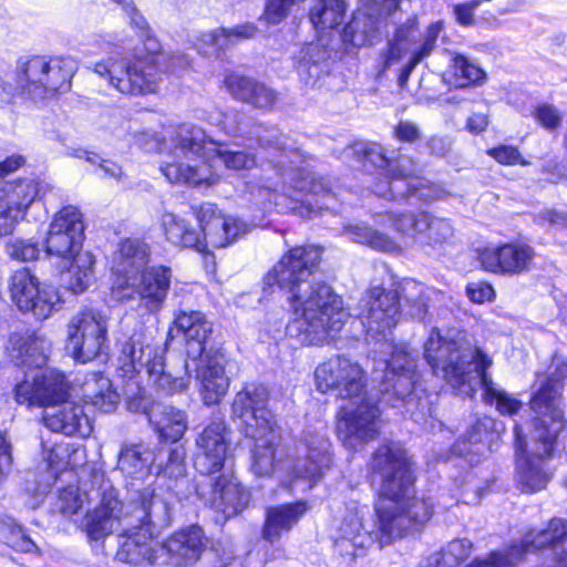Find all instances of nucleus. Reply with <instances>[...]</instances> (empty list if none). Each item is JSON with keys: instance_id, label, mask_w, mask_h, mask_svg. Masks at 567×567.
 Listing matches in <instances>:
<instances>
[{"instance_id": "obj_1", "label": "nucleus", "mask_w": 567, "mask_h": 567, "mask_svg": "<svg viewBox=\"0 0 567 567\" xmlns=\"http://www.w3.org/2000/svg\"><path fill=\"white\" fill-rule=\"evenodd\" d=\"M431 297L423 284L404 278L392 289L374 286L358 302L360 323L371 350V383L365 372L346 355H337L315 370L317 390L348 401L337 413V433L349 451H358L379 435L378 422L386 408L419 423L429 411L422 385L419 351L406 342H395L392 330L402 316L431 322Z\"/></svg>"}, {"instance_id": "obj_2", "label": "nucleus", "mask_w": 567, "mask_h": 567, "mask_svg": "<svg viewBox=\"0 0 567 567\" xmlns=\"http://www.w3.org/2000/svg\"><path fill=\"white\" fill-rule=\"evenodd\" d=\"M368 476L380 504L374 506L377 535L382 546L422 528L433 515L431 498L416 495L417 466L398 442L381 444L370 456Z\"/></svg>"}, {"instance_id": "obj_3", "label": "nucleus", "mask_w": 567, "mask_h": 567, "mask_svg": "<svg viewBox=\"0 0 567 567\" xmlns=\"http://www.w3.org/2000/svg\"><path fill=\"white\" fill-rule=\"evenodd\" d=\"M141 506L128 522L116 558L131 565L164 564L167 559L176 566L196 563L209 544L204 528L195 523L182 527L163 544L156 540L161 530L172 523V506L155 489H145L140 496Z\"/></svg>"}, {"instance_id": "obj_4", "label": "nucleus", "mask_w": 567, "mask_h": 567, "mask_svg": "<svg viewBox=\"0 0 567 567\" xmlns=\"http://www.w3.org/2000/svg\"><path fill=\"white\" fill-rule=\"evenodd\" d=\"M323 247L302 245L288 249L264 276L261 299H270L276 291L287 295L290 308L316 316L333 332H339L349 313L343 298L323 281H309L321 262Z\"/></svg>"}, {"instance_id": "obj_5", "label": "nucleus", "mask_w": 567, "mask_h": 567, "mask_svg": "<svg viewBox=\"0 0 567 567\" xmlns=\"http://www.w3.org/2000/svg\"><path fill=\"white\" fill-rule=\"evenodd\" d=\"M177 338L185 351L183 372L189 375V381L194 380L204 405H218L231 383V359L214 322L199 310L178 309L166 333V347Z\"/></svg>"}, {"instance_id": "obj_6", "label": "nucleus", "mask_w": 567, "mask_h": 567, "mask_svg": "<svg viewBox=\"0 0 567 567\" xmlns=\"http://www.w3.org/2000/svg\"><path fill=\"white\" fill-rule=\"evenodd\" d=\"M85 225L81 212L65 206L55 214L50 224L44 244L34 238H10L6 252L16 260L31 261L43 251L49 259L56 258L61 286L72 295L85 292L96 280V257L83 250Z\"/></svg>"}, {"instance_id": "obj_7", "label": "nucleus", "mask_w": 567, "mask_h": 567, "mask_svg": "<svg viewBox=\"0 0 567 567\" xmlns=\"http://www.w3.org/2000/svg\"><path fill=\"white\" fill-rule=\"evenodd\" d=\"M125 1V7L122 9L130 19L131 27L137 30L142 47H135L133 59L109 56L96 62L94 72L106 79L110 85L123 94L144 95L154 92L156 87L155 60L162 45L134 1Z\"/></svg>"}, {"instance_id": "obj_8", "label": "nucleus", "mask_w": 567, "mask_h": 567, "mask_svg": "<svg viewBox=\"0 0 567 567\" xmlns=\"http://www.w3.org/2000/svg\"><path fill=\"white\" fill-rule=\"evenodd\" d=\"M309 19L318 33L317 43L308 45L296 69L305 85L319 90L330 89L333 63L361 47H346L339 39L347 4L344 0H316Z\"/></svg>"}, {"instance_id": "obj_9", "label": "nucleus", "mask_w": 567, "mask_h": 567, "mask_svg": "<svg viewBox=\"0 0 567 567\" xmlns=\"http://www.w3.org/2000/svg\"><path fill=\"white\" fill-rule=\"evenodd\" d=\"M190 218L166 213L162 226L166 239L175 246L202 254L205 260L214 259L212 248H225L248 231V225L238 217L225 216L217 205L205 203L192 206Z\"/></svg>"}, {"instance_id": "obj_10", "label": "nucleus", "mask_w": 567, "mask_h": 567, "mask_svg": "<svg viewBox=\"0 0 567 567\" xmlns=\"http://www.w3.org/2000/svg\"><path fill=\"white\" fill-rule=\"evenodd\" d=\"M423 348V358L426 363L435 374L441 371L457 394L467 396L475 394L473 373L481 378L482 388L491 379L486 373L493 361L483 349L464 347L460 341L444 337L436 327L431 329Z\"/></svg>"}, {"instance_id": "obj_11", "label": "nucleus", "mask_w": 567, "mask_h": 567, "mask_svg": "<svg viewBox=\"0 0 567 567\" xmlns=\"http://www.w3.org/2000/svg\"><path fill=\"white\" fill-rule=\"evenodd\" d=\"M350 150L367 173L381 175L374 184L378 197L406 205L430 203L440 197L441 192L436 185L396 173V158L389 156L382 145L355 142Z\"/></svg>"}, {"instance_id": "obj_12", "label": "nucleus", "mask_w": 567, "mask_h": 567, "mask_svg": "<svg viewBox=\"0 0 567 567\" xmlns=\"http://www.w3.org/2000/svg\"><path fill=\"white\" fill-rule=\"evenodd\" d=\"M544 550L549 551L545 567H567V519L554 517L545 528H529L508 545L506 553L493 550L485 557H475L467 567H517L528 554Z\"/></svg>"}, {"instance_id": "obj_13", "label": "nucleus", "mask_w": 567, "mask_h": 567, "mask_svg": "<svg viewBox=\"0 0 567 567\" xmlns=\"http://www.w3.org/2000/svg\"><path fill=\"white\" fill-rule=\"evenodd\" d=\"M183 445L152 447L144 442H123L117 453L116 467L127 485H151L163 476H179Z\"/></svg>"}, {"instance_id": "obj_14", "label": "nucleus", "mask_w": 567, "mask_h": 567, "mask_svg": "<svg viewBox=\"0 0 567 567\" xmlns=\"http://www.w3.org/2000/svg\"><path fill=\"white\" fill-rule=\"evenodd\" d=\"M566 439L567 430L561 423L534 416L532 440L536 444V454L515 462V481L522 493L535 494L547 487L554 476L547 461L554 457L559 445L565 449Z\"/></svg>"}, {"instance_id": "obj_15", "label": "nucleus", "mask_w": 567, "mask_h": 567, "mask_svg": "<svg viewBox=\"0 0 567 567\" xmlns=\"http://www.w3.org/2000/svg\"><path fill=\"white\" fill-rule=\"evenodd\" d=\"M176 148L194 164H171L163 172L169 181L190 186H212L219 175L214 169L215 156L210 157L215 140L196 125L182 126L176 134Z\"/></svg>"}, {"instance_id": "obj_16", "label": "nucleus", "mask_w": 567, "mask_h": 567, "mask_svg": "<svg viewBox=\"0 0 567 567\" xmlns=\"http://www.w3.org/2000/svg\"><path fill=\"white\" fill-rule=\"evenodd\" d=\"M66 353L76 363L100 361L105 363L110 354L107 317L95 308H84L68 323Z\"/></svg>"}, {"instance_id": "obj_17", "label": "nucleus", "mask_w": 567, "mask_h": 567, "mask_svg": "<svg viewBox=\"0 0 567 567\" xmlns=\"http://www.w3.org/2000/svg\"><path fill=\"white\" fill-rule=\"evenodd\" d=\"M20 79L27 85V99L42 102L49 95L65 93L71 89V80L76 72V62L70 56L34 55L20 58Z\"/></svg>"}, {"instance_id": "obj_18", "label": "nucleus", "mask_w": 567, "mask_h": 567, "mask_svg": "<svg viewBox=\"0 0 567 567\" xmlns=\"http://www.w3.org/2000/svg\"><path fill=\"white\" fill-rule=\"evenodd\" d=\"M231 419L245 437H260L277 426L270 408V389L260 382L245 383L231 403Z\"/></svg>"}, {"instance_id": "obj_19", "label": "nucleus", "mask_w": 567, "mask_h": 567, "mask_svg": "<svg viewBox=\"0 0 567 567\" xmlns=\"http://www.w3.org/2000/svg\"><path fill=\"white\" fill-rule=\"evenodd\" d=\"M9 291L21 312L43 321L64 303L63 295L53 285L41 282L29 267H22L10 277Z\"/></svg>"}, {"instance_id": "obj_20", "label": "nucleus", "mask_w": 567, "mask_h": 567, "mask_svg": "<svg viewBox=\"0 0 567 567\" xmlns=\"http://www.w3.org/2000/svg\"><path fill=\"white\" fill-rule=\"evenodd\" d=\"M231 430L225 421H212L197 434L194 468L204 477L227 472L231 461Z\"/></svg>"}, {"instance_id": "obj_21", "label": "nucleus", "mask_w": 567, "mask_h": 567, "mask_svg": "<svg viewBox=\"0 0 567 567\" xmlns=\"http://www.w3.org/2000/svg\"><path fill=\"white\" fill-rule=\"evenodd\" d=\"M364 12H354L342 25L339 39L346 47H370L381 40V23L401 10L402 0H361Z\"/></svg>"}, {"instance_id": "obj_22", "label": "nucleus", "mask_w": 567, "mask_h": 567, "mask_svg": "<svg viewBox=\"0 0 567 567\" xmlns=\"http://www.w3.org/2000/svg\"><path fill=\"white\" fill-rule=\"evenodd\" d=\"M506 426L501 420L477 417L450 447L453 456L464 458L470 466H476L488 453L498 450Z\"/></svg>"}, {"instance_id": "obj_23", "label": "nucleus", "mask_w": 567, "mask_h": 567, "mask_svg": "<svg viewBox=\"0 0 567 567\" xmlns=\"http://www.w3.org/2000/svg\"><path fill=\"white\" fill-rule=\"evenodd\" d=\"M551 368L553 371L532 392L529 406L537 417L546 421L550 417L553 423L558 421L567 430V420L559 406L564 391V380L567 379V347L553 353Z\"/></svg>"}, {"instance_id": "obj_24", "label": "nucleus", "mask_w": 567, "mask_h": 567, "mask_svg": "<svg viewBox=\"0 0 567 567\" xmlns=\"http://www.w3.org/2000/svg\"><path fill=\"white\" fill-rule=\"evenodd\" d=\"M535 256V249L519 240L475 248V258L482 269L509 277L528 272Z\"/></svg>"}, {"instance_id": "obj_25", "label": "nucleus", "mask_w": 567, "mask_h": 567, "mask_svg": "<svg viewBox=\"0 0 567 567\" xmlns=\"http://www.w3.org/2000/svg\"><path fill=\"white\" fill-rule=\"evenodd\" d=\"M436 187L441 192L440 197L430 203L410 205L411 207H417L419 212L406 210L398 214L393 218V226L398 233L403 236L412 237L422 245L432 247L441 246L446 243L453 236L454 231L449 219L434 217L430 215L429 212L422 209L423 206H427L443 196V190L439 186Z\"/></svg>"}, {"instance_id": "obj_26", "label": "nucleus", "mask_w": 567, "mask_h": 567, "mask_svg": "<svg viewBox=\"0 0 567 567\" xmlns=\"http://www.w3.org/2000/svg\"><path fill=\"white\" fill-rule=\"evenodd\" d=\"M0 196V236L11 235L31 205L41 199L43 184L35 178L6 183Z\"/></svg>"}, {"instance_id": "obj_27", "label": "nucleus", "mask_w": 567, "mask_h": 567, "mask_svg": "<svg viewBox=\"0 0 567 567\" xmlns=\"http://www.w3.org/2000/svg\"><path fill=\"white\" fill-rule=\"evenodd\" d=\"M50 347L38 330L23 329L10 333L7 350L14 365L33 371L47 365Z\"/></svg>"}, {"instance_id": "obj_28", "label": "nucleus", "mask_w": 567, "mask_h": 567, "mask_svg": "<svg viewBox=\"0 0 567 567\" xmlns=\"http://www.w3.org/2000/svg\"><path fill=\"white\" fill-rule=\"evenodd\" d=\"M305 455L293 466V474L297 478L309 481L310 485L319 482L331 467L333 456L331 443L326 434L305 432L303 437Z\"/></svg>"}, {"instance_id": "obj_29", "label": "nucleus", "mask_w": 567, "mask_h": 567, "mask_svg": "<svg viewBox=\"0 0 567 567\" xmlns=\"http://www.w3.org/2000/svg\"><path fill=\"white\" fill-rule=\"evenodd\" d=\"M257 32V24L249 21L204 31L197 38L198 53L208 59L224 60L237 43L255 38Z\"/></svg>"}, {"instance_id": "obj_30", "label": "nucleus", "mask_w": 567, "mask_h": 567, "mask_svg": "<svg viewBox=\"0 0 567 567\" xmlns=\"http://www.w3.org/2000/svg\"><path fill=\"white\" fill-rule=\"evenodd\" d=\"M209 499L226 517L237 516L250 503V492L228 472L208 477Z\"/></svg>"}, {"instance_id": "obj_31", "label": "nucleus", "mask_w": 567, "mask_h": 567, "mask_svg": "<svg viewBox=\"0 0 567 567\" xmlns=\"http://www.w3.org/2000/svg\"><path fill=\"white\" fill-rule=\"evenodd\" d=\"M140 274L138 282L135 285V292L140 302L151 313L158 312L167 298L172 284V269L168 266H150Z\"/></svg>"}, {"instance_id": "obj_32", "label": "nucleus", "mask_w": 567, "mask_h": 567, "mask_svg": "<svg viewBox=\"0 0 567 567\" xmlns=\"http://www.w3.org/2000/svg\"><path fill=\"white\" fill-rule=\"evenodd\" d=\"M173 344L166 347V340L163 347L156 346L155 353L148 369L146 370L150 381L153 383L159 395L172 396L185 392L189 386V375L179 370L169 369L166 353L169 352Z\"/></svg>"}, {"instance_id": "obj_33", "label": "nucleus", "mask_w": 567, "mask_h": 567, "mask_svg": "<svg viewBox=\"0 0 567 567\" xmlns=\"http://www.w3.org/2000/svg\"><path fill=\"white\" fill-rule=\"evenodd\" d=\"M224 83L235 100L247 103L254 109L268 111L277 102V92L256 78L233 72L225 76Z\"/></svg>"}, {"instance_id": "obj_34", "label": "nucleus", "mask_w": 567, "mask_h": 567, "mask_svg": "<svg viewBox=\"0 0 567 567\" xmlns=\"http://www.w3.org/2000/svg\"><path fill=\"white\" fill-rule=\"evenodd\" d=\"M310 509L306 499L268 506L261 527V537L268 543L278 542L285 533L290 532Z\"/></svg>"}, {"instance_id": "obj_35", "label": "nucleus", "mask_w": 567, "mask_h": 567, "mask_svg": "<svg viewBox=\"0 0 567 567\" xmlns=\"http://www.w3.org/2000/svg\"><path fill=\"white\" fill-rule=\"evenodd\" d=\"M296 187L305 192V198L293 208L302 218H315L322 210L333 209L337 204L331 182L323 176L308 175Z\"/></svg>"}, {"instance_id": "obj_36", "label": "nucleus", "mask_w": 567, "mask_h": 567, "mask_svg": "<svg viewBox=\"0 0 567 567\" xmlns=\"http://www.w3.org/2000/svg\"><path fill=\"white\" fill-rule=\"evenodd\" d=\"M244 135H248V140L255 142L260 148H272L279 153L277 159H267L262 165L264 171H272L274 175L285 181L290 166L284 159L282 151L286 147V138L280 128L268 122H254L250 127L244 125Z\"/></svg>"}, {"instance_id": "obj_37", "label": "nucleus", "mask_w": 567, "mask_h": 567, "mask_svg": "<svg viewBox=\"0 0 567 567\" xmlns=\"http://www.w3.org/2000/svg\"><path fill=\"white\" fill-rule=\"evenodd\" d=\"M52 413H47L44 424L53 432H60L65 435L86 436L92 431L89 416L84 412V406L70 399L53 406Z\"/></svg>"}, {"instance_id": "obj_38", "label": "nucleus", "mask_w": 567, "mask_h": 567, "mask_svg": "<svg viewBox=\"0 0 567 567\" xmlns=\"http://www.w3.org/2000/svg\"><path fill=\"white\" fill-rule=\"evenodd\" d=\"M147 421L161 443H169L168 446L181 445L178 442L187 430V415L184 411L157 403Z\"/></svg>"}, {"instance_id": "obj_39", "label": "nucleus", "mask_w": 567, "mask_h": 567, "mask_svg": "<svg viewBox=\"0 0 567 567\" xmlns=\"http://www.w3.org/2000/svg\"><path fill=\"white\" fill-rule=\"evenodd\" d=\"M252 441L250 449V470L259 477H269L282 461V452L279 451L281 436L278 426L269 429L260 437H248Z\"/></svg>"}, {"instance_id": "obj_40", "label": "nucleus", "mask_w": 567, "mask_h": 567, "mask_svg": "<svg viewBox=\"0 0 567 567\" xmlns=\"http://www.w3.org/2000/svg\"><path fill=\"white\" fill-rule=\"evenodd\" d=\"M293 318L286 324L285 333L289 339H295L301 346H318L323 343L333 332L322 321L318 320L316 316L290 308Z\"/></svg>"}, {"instance_id": "obj_41", "label": "nucleus", "mask_w": 567, "mask_h": 567, "mask_svg": "<svg viewBox=\"0 0 567 567\" xmlns=\"http://www.w3.org/2000/svg\"><path fill=\"white\" fill-rule=\"evenodd\" d=\"M82 390L86 401L105 414L115 412L121 402L117 389L102 371L90 373L83 383Z\"/></svg>"}, {"instance_id": "obj_42", "label": "nucleus", "mask_w": 567, "mask_h": 567, "mask_svg": "<svg viewBox=\"0 0 567 567\" xmlns=\"http://www.w3.org/2000/svg\"><path fill=\"white\" fill-rule=\"evenodd\" d=\"M449 69L443 73V80L456 89L474 87L484 84L487 73L470 56L460 52H449Z\"/></svg>"}, {"instance_id": "obj_43", "label": "nucleus", "mask_w": 567, "mask_h": 567, "mask_svg": "<svg viewBox=\"0 0 567 567\" xmlns=\"http://www.w3.org/2000/svg\"><path fill=\"white\" fill-rule=\"evenodd\" d=\"M156 347L143 342L142 334L133 333L121 344L118 362L124 375L133 378L143 368L148 369Z\"/></svg>"}, {"instance_id": "obj_44", "label": "nucleus", "mask_w": 567, "mask_h": 567, "mask_svg": "<svg viewBox=\"0 0 567 567\" xmlns=\"http://www.w3.org/2000/svg\"><path fill=\"white\" fill-rule=\"evenodd\" d=\"M120 270L128 280L148 267L150 248L140 239L126 238L120 244Z\"/></svg>"}, {"instance_id": "obj_45", "label": "nucleus", "mask_w": 567, "mask_h": 567, "mask_svg": "<svg viewBox=\"0 0 567 567\" xmlns=\"http://www.w3.org/2000/svg\"><path fill=\"white\" fill-rule=\"evenodd\" d=\"M41 406L52 408L71 398L72 386L64 372L51 370L49 373L38 372Z\"/></svg>"}, {"instance_id": "obj_46", "label": "nucleus", "mask_w": 567, "mask_h": 567, "mask_svg": "<svg viewBox=\"0 0 567 567\" xmlns=\"http://www.w3.org/2000/svg\"><path fill=\"white\" fill-rule=\"evenodd\" d=\"M145 489H151L150 487L138 488L137 491V498L134 505V509L128 515H125L123 518L120 517V514L123 508L122 502L118 499V492L113 486H110L107 488H104L101 494L100 503L96 507L97 511H101L102 513L110 514V516L117 519V526L121 527V532L118 534V549L121 548V543L123 542L125 527L128 522H132V524L136 525L137 522L133 518V516L136 514L137 508L141 506L140 504V496L141 493Z\"/></svg>"}, {"instance_id": "obj_47", "label": "nucleus", "mask_w": 567, "mask_h": 567, "mask_svg": "<svg viewBox=\"0 0 567 567\" xmlns=\"http://www.w3.org/2000/svg\"><path fill=\"white\" fill-rule=\"evenodd\" d=\"M419 21L416 16H411L404 23L395 27L393 38L388 42V52L384 62L392 64L399 62L415 43L414 33L417 30Z\"/></svg>"}, {"instance_id": "obj_48", "label": "nucleus", "mask_w": 567, "mask_h": 567, "mask_svg": "<svg viewBox=\"0 0 567 567\" xmlns=\"http://www.w3.org/2000/svg\"><path fill=\"white\" fill-rule=\"evenodd\" d=\"M0 542L22 553H32L38 548L27 529L4 513H0Z\"/></svg>"}, {"instance_id": "obj_49", "label": "nucleus", "mask_w": 567, "mask_h": 567, "mask_svg": "<svg viewBox=\"0 0 567 567\" xmlns=\"http://www.w3.org/2000/svg\"><path fill=\"white\" fill-rule=\"evenodd\" d=\"M18 487L20 495L27 498L25 504L32 509H37L51 492V484L44 475L31 470L21 473Z\"/></svg>"}, {"instance_id": "obj_50", "label": "nucleus", "mask_w": 567, "mask_h": 567, "mask_svg": "<svg viewBox=\"0 0 567 567\" xmlns=\"http://www.w3.org/2000/svg\"><path fill=\"white\" fill-rule=\"evenodd\" d=\"M181 464L183 471L179 476H163V478L169 481L167 488L171 489L181 502L188 501L193 495H196L200 501L206 499L207 494H209L207 483H197L187 476L186 449L184 446Z\"/></svg>"}, {"instance_id": "obj_51", "label": "nucleus", "mask_w": 567, "mask_h": 567, "mask_svg": "<svg viewBox=\"0 0 567 567\" xmlns=\"http://www.w3.org/2000/svg\"><path fill=\"white\" fill-rule=\"evenodd\" d=\"M483 401L494 405L501 414L507 416L517 414L523 408V402L519 399L497 388L492 379H488L487 384L483 386Z\"/></svg>"}, {"instance_id": "obj_52", "label": "nucleus", "mask_w": 567, "mask_h": 567, "mask_svg": "<svg viewBox=\"0 0 567 567\" xmlns=\"http://www.w3.org/2000/svg\"><path fill=\"white\" fill-rule=\"evenodd\" d=\"M85 496L86 494L78 486L66 485L59 489L58 497L51 505L50 512L58 513L65 518H72L82 512Z\"/></svg>"}, {"instance_id": "obj_53", "label": "nucleus", "mask_w": 567, "mask_h": 567, "mask_svg": "<svg viewBox=\"0 0 567 567\" xmlns=\"http://www.w3.org/2000/svg\"><path fill=\"white\" fill-rule=\"evenodd\" d=\"M125 408L134 414H143L150 419L151 411L157 405L153 395L137 382H127L124 390Z\"/></svg>"}, {"instance_id": "obj_54", "label": "nucleus", "mask_w": 567, "mask_h": 567, "mask_svg": "<svg viewBox=\"0 0 567 567\" xmlns=\"http://www.w3.org/2000/svg\"><path fill=\"white\" fill-rule=\"evenodd\" d=\"M212 146L215 153V159L220 161L228 169H250L257 165V156L247 151L229 148L228 146L218 144L216 141L215 145Z\"/></svg>"}, {"instance_id": "obj_55", "label": "nucleus", "mask_w": 567, "mask_h": 567, "mask_svg": "<svg viewBox=\"0 0 567 567\" xmlns=\"http://www.w3.org/2000/svg\"><path fill=\"white\" fill-rule=\"evenodd\" d=\"M83 529L91 540H99L104 536L113 533L114 525H117V519L110 516V514L102 513L96 508L87 511L82 520ZM118 526L115 528L117 530Z\"/></svg>"}, {"instance_id": "obj_56", "label": "nucleus", "mask_w": 567, "mask_h": 567, "mask_svg": "<svg viewBox=\"0 0 567 567\" xmlns=\"http://www.w3.org/2000/svg\"><path fill=\"white\" fill-rule=\"evenodd\" d=\"M12 395L20 405L41 406L38 372L25 371L22 379L14 384Z\"/></svg>"}, {"instance_id": "obj_57", "label": "nucleus", "mask_w": 567, "mask_h": 567, "mask_svg": "<svg viewBox=\"0 0 567 567\" xmlns=\"http://www.w3.org/2000/svg\"><path fill=\"white\" fill-rule=\"evenodd\" d=\"M244 116L237 113H227L220 110L209 112L207 115V122L210 125L217 126L225 134L230 136H244Z\"/></svg>"}, {"instance_id": "obj_58", "label": "nucleus", "mask_w": 567, "mask_h": 567, "mask_svg": "<svg viewBox=\"0 0 567 567\" xmlns=\"http://www.w3.org/2000/svg\"><path fill=\"white\" fill-rule=\"evenodd\" d=\"M452 148V140L447 135L434 134L422 140L415 147L421 156L445 157Z\"/></svg>"}, {"instance_id": "obj_59", "label": "nucleus", "mask_w": 567, "mask_h": 567, "mask_svg": "<svg viewBox=\"0 0 567 567\" xmlns=\"http://www.w3.org/2000/svg\"><path fill=\"white\" fill-rule=\"evenodd\" d=\"M350 231L359 241L365 243L373 248L388 250L393 246V241L389 236L367 225L350 226Z\"/></svg>"}, {"instance_id": "obj_60", "label": "nucleus", "mask_w": 567, "mask_h": 567, "mask_svg": "<svg viewBox=\"0 0 567 567\" xmlns=\"http://www.w3.org/2000/svg\"><path fill=\"white\" fill-rule=\"evenodd\" d=\"M13 466V444L7 431L0 430V491L4 488Z\"/></svg>"}, {"instance_id": "obj_61", "label": "nucleus", "mask_w": 567, "mask_h": 567, "mask_svg": "<svg viewBox=\"0 0 567 567\" xmlns=\"http://www.w3.org/2000/svg\"><path fill=\"white\" fill-rule=\"evenodd\" d=\"M486 154L502 165H526L527 161L523 157L517 146L501 143L486 151Z\"/></svg>"}, {"instance_id": "obj_62", "label": "nucleus", "mask_w": 567, "mask_h": 567, "mask_svg": "<svg viewBox=\"0 0 567 567\" xmlns=\"http://www.w3.org/2000/svg\"><path fill=\"white\" fill-rule=\"evenodd\" d=\"M20 59L17 61L14 83L7 82L0 78V104H11L18 97L28 100L27 85L20 79Z\"/></svg>"}, {"instance_id": "obj_63", "label": "nucleus", "mask_w": 567, "mask_h": 567, "mask_svg": "<svg viewBox=\"0 0 567 567\" xmlns=\"http://www.w3.org/2000/svg\"><path fill=\"white\" fill-rule=\"evenodd\" d=\"M536 122L545 130L553 132L561 126L563 115L549 103H539L533 111Z\"/></svg>"}, {"instance_id": "obj_64", "label": "nucleus", "mask_w": 567, "mask_h": 567, "mask_svg": "<svg viewBox=\"0 0 567 567\" xmlns=\"http://www.w3.org/2000/svg\"><path fill=\"white\" fill-rule=\"evenodd\" d=\"M394 138L404 144L413 145L415 148L419 143H422L423 134L419 125L412 121L400 120L393 127Z\"/></svg>"}]
</instances>
